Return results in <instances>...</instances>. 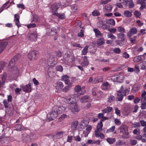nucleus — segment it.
Instances as JSON below:
<instances>
[{
  "mask_svg": "<svg viewBox=\"0 0 146 146\" xmlns=\"http://www.w3.org/2000/svg\"><path fill=\"white\" fill-rule=\"evenodd\" d=\"M94 31L95 33V35L96 37H97V35H99L100 36H102V34L100 33V31L98 29L95 28L94 29Z\"/></svg>",
  "mask_w": 146,
  "mask_h": 146,
  "instance_id": "29",
  "label": "nucleus"
},
{
  "mask_svg": "<svg viewBox=\"0 0 146 146\" xmlns=\"http://www.w3.org/2000/svg\"><path fill=\"white\" fill-rule=\"evenodd\" d=\"M69 77L67 75H64L62 77V78L64 81L69 79Z\"/></svg>",
  "mask_w": 146,
  "mask_h": 146,
  "instance_id": "59",
  "label": "nucleus"
},
{
  "mask_svg": "<svg viewBox=\"0 0 146 146\" xmlns=\"http://www.w3.org/2000/svg\"><path fill=\"white\" fill-rule=\"evenodd\" d=\"M23 140L24 142H31V141L32 136L29 135H28L26 133H24L23 134Z\"/></svg>",
  "mask_w": 146,
  "mask_h": 146,
  "instance_id": "4",
  "label": "nucleus"
},
{
  "mask_svg": "<svg viewBox=\"0 0 146 146\" xmlns=\"http://www.w3.org/2000/svg\"><path fill=\"white\" fill-rule=\"evenodd\" d=\"M88 46H86L82 51V54L85 55L88 52Z\"/></svg>",
  "mask_w": 146,
  "mask_h": 146,
  "instance_id": "33",
  "label": "nucleus"
},
{
  "mask_svg": "<svg viewBox=\"0 0 146 146\" xmlns=\"http://www.w3.org/2000/svg\"><path fill=\"white\" fill-rule=\"evenodd\" d=\"M23 90L27 92H29L31 91V84H28L25 86L23 87Z\"/></svg>",
  "mask_w": 146,
  "mask_h": 146,
  "instance_id": "17",
  "label": "nucleus"
},
{
  "mask_svg": "<svg viewBox=\"0 0 146 146\" xmlns=\"http://www.w3.org/2000/svg\"><path fill=\"white\" fill-rule=\"evenodd\" d=\"M145 59L144 55H141L134 57L133 59V61L134 62H138L141 61Z\"/></svg>",
  "mask_w": 146,
  "mask_h": 146,
  "instance_id": "8",
  "label": "nucleus"
},
{
  "mask_svg": "<svg viewBox=\"0 0 146 146\" xmlns=\"http://www.w3.org/2000/svg\"><path fill=\"white\" fill-rule=\"evenodd\" d=\"M107 141L110 144H113L114 143L115 140L114 138H108L107 139Z\"/></svg>",
  "mask_w": 146,
  "mask_h": 146,
  "instance_id": "32",
  "label": "nucleus"
},
{
  "mask_svg": "<svg viewBox=\"0 0 146 146\" xmlns=\"http://www.w3.org/2000/svg\"><path fill=\"white\" fill-rule=\"evenodd\" d=\"M124 15L127 17H130L132 15L131 12L128 10H126L124 12Z\"/></svg>",
  "mask_w": 146,
  "mask_h": 146,
  "instance_id": "27",
  "label": "nucleus"
},
{
  "mask_svg": "<svg viewBox=\"0 0 146 146\" xmlns=\"http://www.w3.org/2000/svg\"><path fill=\"white\" fill-rule=\"evenodd\" d=\"M137 141L135 140L132 139L130 141V144L133 145H135L137 143Z\"/></svg>",
  "mask_w": 146,
  "mask_h": 146,
  "instance_id": "63",
  "label": "nucleus"
},
{
  "mask_svg": "<svg viewBox=\"0 0 146 146\" xmlns=\"http://www.w3.org/2000/svg\"><path fill=\"white\" fill-rule=\"evenodd\" d=\"M58 30V28H57V29L53 28V30L52 32H51L50 35L53 36L56 35L57 33V31Z\"/></svg>",
  "mask_w": 146,
  "mask_h": 146,
  "instance_id": "38",
  "label": "nucleus"
},
{
  "mask_svg": "<svg viewBox=\"0 0 146 146\" xmlns=\"http://www.w3.org/2000/svg\"><path fill=\"white\" fill-rule=\"evenodd\" d=\"M141 108L142 110H145L146 109V102L143 101L142 100L141 101Z\"/></svg>",
  "mask_w": 146,
  "mask_h": 146,
  "instance_id": "35",
  "label": "nucleus"
},
{
  "mask_svg": "<svg viewBox=\"0 0 146 146\" xmlns=\"http://www.w3.org/2000/svg\"><path fill=\"white\" fill-rule=\"evenodd\" d=\"M108 36L109 38H110L112 39H115L116 38L115 36L111 33H108Z\"/></svg>",
  "mask_w": 146,
  "mask_h": 146,
  "instance_id": "43",
  "label": "nucleus"
},
{
  "mask_svg": "<svg viewBox=\"0 0 146 146\" xmlns=\"http://www.w3.org/2000/svg\"><path fill=\"white\" fill-rule=\"evenodd\" d=\"M140 123H141V126L143 127L146 126V121H145L144 120H140Z\"/></svg>",
  "mask_w": 146,
  "mask_h": 146,
  "instance_id": "61",
  "label": "nucleus"
},
{
  "mask_svg": "<svg viewBox=\"0 0 146 146\" xmlns=\"http://www.w3.org/2000/svg\"><path fill=\"white\" fill-rule=\"evenodd\" d=\"M115 100V98L114 96H110L108 99V101L110 103H111L113 101Z\"/></svg>",
  "mask_w": 146,
  "mask_h": 146,
  "instance_id": "40",
  "label": "nucleus"
},
{
  "mask_svg": "<svg viewBox=\"0 0 146 146\" xmlns=\"http://www.w3.org/2000/svg\"><path fill=\"white\" fill-rule=\"evenodd\" d=\"M137 30L135 27L131 28L127 34V36H131L132 35H135L137 33Z\"/></svg>",
  "mask_w": 146,
  "mask_h": 146,
  "instance_id": "9",
  "label": "nucleus"
},
{
  "mask_svg": "<svg viewBox=\"0 0 146 146\" xmlns=\"http://www.w3.org/2000/svg\"><path fill=\"white\" fill-rule=\"evenodd\" d=\"M9 102L7 100H4L3 101V103L4 105L6 108H8V103Z\"/></svg>",
  "mask_w": 146,
  "mask_h": 146,
  "instance_id": "48",
  "label": "nucleus"
},
{
  "mask_svg": "<svg viewBox=\"0 0 146 146\" xmlns=\"http://www.w3.org/2000/svg\"><path fill=\"white\" fill-rule=\"evenodd\" d=\"M114 79L117 82L121 83L124 79V77L121 75H116L114 76Z\"/></svg>",
  "mask_w": 146,
  "mask_h": 146,
  "instance_id": "14",
  "label": "nucleus"
},
{
  "mask_svg": "<svg viewBox=\"0 0 146 146\" xmlns=\"http://www.w3.org/2000/svg\"><path fill=\"white\" fill-rule=\"evenodd\" d=\"M37 37V36L36 34L32 33L29 34L27 36L28 39L32 41L36 40Z\"/></svg>",
  "mask_w": 146,
  "mask_h": 146,
  "instance_id": "10",
  "label": "nucleus"
},
{
  "mask_svg": "<svg viewBox=\"0 0 146 146\" xmlns=\"http://www.w3.org/2000/svg\"><path fill=\"white\" fill-rule=\"evenodd\" d=\"M117 37L122 42L124 41L126 38V35L124 33H119L117 35Z\"/></svg>",
  "mask_w": 146,
  "mask_h": 146,
  "instance_id": "15",
  "label": "nucleus"
},
{
  "mask_svg": "<svg viewBox=\"0 0 146 146\" xmlns=\"http://www.w3.org/2000/svg\"><path fill=\"white\" fill-rule=\"evenodd\" d=\"M98 27L99 28L102 27L104 25L102 21H98L97 24Z\"/></svg>",
  "mask_w": 146,
  "mask_h": 146,
  "instance_id": "50",
  "label": "nucleus"
},
{
  "mask_svg": "<svg viewBox=\"0 0 146 146\" xmlns=\"http://www.w3.org/2000/svg\"><path fill=\"white\" fill-rule=\"evenodd\" d=\"M64 85L60 81H57L56 85L55 86L56 89H62Z\"/></svg>",
  "mask_w": 146,
  "mask_h": 146,
  "instance_id": "19",
  "label": "nucleus"
},
{
  "mask_svg": "<svg viewBox=\"0 0 146 146\" xmlns=\"http://www.w3.org/2000/svg\"><path fill=\"white\" fill-rule=\"evenodd\" d=\"M74 60V58L72 55H70V56L67 59H66V61L68 63H70L72 62Z\"/></svg>",
  "mask_w": 146,
  "mask_h": 146,
  "instance_id": "30",
  "label": "nucleus"
},
{
  "mask_svg": "<svg viewBox=\"0 0 146 146\" xmlns=\"http://www.w3.org/2000/svg\"><path fill=\"white\" fill-rule=\"evenodd\" d=\"M70 55L68 53H66L63 56V58L64 59L66 60V59H67L68 58H69Z\"/></svg>",
  "mask_w": 146,
  "mask_h": 146,
  "instance_id": "64",
  "label": "nucleus"
},
{
  "mask_svg": "<svg viewBox=\"0 0 146 146\" xmlns=\"http://www.w3.org/2000/svg\"><path fill=\"white\" fill-rule=\"evenodd\" d=\"M72 9L73 12H76L78 8V7L77 5H74L72 6L71 7Z\"/></svg>",
  "mask_w": 146,
  "mask_h": 146,
  "instance_id": "44",
  "label": "nucleus"
},
{
  "mask_svg": "<svg viewBox=\"0 0 146 146\" xmlns=\"http://www.w3.org/2000/svg\"><path fill=\"white\" fill-rule=\"evenodd\" d=\"M105 9L108 11H110L112 9L111 6L110 5H107L105 7Z\"/></svg>",
  "mask_w": 146,
  "mask_h": 146,
  "instance_id": "55",
  "label": "nucleus"
},
{
  "mask_svg": "<svg viewBox=\"0 0 146 146\" xmlns=\"http://www.w3.org/2000/svg\"><path fill=\"white\" fill-rule=\"evenodd\" d=\"M105 43L104 39L103 37L99 38L97 41V45L98 46L102 45Z\"/></svg>",
  "mask_w": 146,
  "mask_h": 146,
  "instance_id": "18",
  "label": "nucleus"
},
{
  "mask_svg": "<svg viewBox=\"0 0 146 146\" xmlns=\"http://www.w3.org/2000/svg\"><path fill=\"white\" fill-rule=\"evenodd\" d=\"M63 132L59 131L56 133L54 135V137L56 139H59L62 138L63 136Z\"/></svg>",
  "mask_w": 146,
  "mask_h": 146,
  "instance_id": "20",
  "label": "nucleus"
},
{
  "mask_svg": "<svg viewBox=\"0 0 146 146\" xmlns=\"http://www.w3.org/2000/svg\"><path fill=\"white\" fill-rule=\"evenodd\" d=\"M82 89L81 87L79 85H77L75 87L74 90L75 92H79Z\"/></svg>",
  "mask_w": 146,
  "mask_h": 146,
  "instance_id": "37",
  "label": "nucleus"
},
{
  "mask_svg": "<svg viewBox=\"0 0 146 146\" xmlns=\"http://www.w3.org/2000/svg\"><path fill=\"white\" fill-rule=\"evenodd\" d=\"M19 56V55H16L14 56L13 58L11 59L9 64L10 68L13 67L15 66V62L18 60Z\"/></svg>",
  "mask_w": 146,
  "mask_h": 146,
  "instance_id": "5",
  "label": "nucleus"
},
{
  "mask_svg": "<svg viewBox=\"0 0 146 146\" xmlns=\"http://www.w3.org/2000/svg\"><path fill=\"white\" fill-rule=\"evenodd\" d=\"M134 14L136 17L138 18L141 15V13L138 11H136L134 12Z\"/></svg>",
  "mask_w": 146,
  "mask_h": 146,
  "instance_id": "52",
  "label": "nucleus"
},
{
  "mask_svg": "<svg viewBox=\"0 0 146 146\" xmlns=\"http://www.w3.org/2000/svg\"><path fill=\"white\" fill-rule=\"evenodd\" d=\"M82 103L90 102L91 101L90 97L88 95H85L83 96L80 100Z\"/></svg>",
  "mask_w": 146,
  "mask_h": 146,
  "instance_id": "11",
  "label": "nucleus"
},
{
  "mask_svg": "<svg viewBox=\"0 0 146 146\" xmlns=\"http://www.w3.org/2000/svg\"><path fill=\"white\" fill-rule=\"evenodd\" d=\"M115 113L117 114V115L118 116H120L121 115L120 111L117 108H115Z\"/></svg>",
  "mask_w": 146,
  "mask_h": 146,
  "instance_id": "56",
  "label": "nucleus"
},
{
  "mask_svg": "<svg viewBox=\"0 0 146 146\" xmlns=\"http://www.w3.org/2000/svg\"><path fill=\"white\" fill-rule=\"evenodd\" d=\"M141 6L140 7L139 9L140 10L142 11L144 8L146 9V3H144L143 4L141 5Z\"/></svg>",
  "mask_w": 146,
  "mask_h": 146,
  "instance_id": "54",
  "label": "nucleus"
},
{
  "mask_svg": "<svg viewBox=\"0 0 146 146\" xmlns=\"http://www.w3.org/2000/svg\"><path fill=\"white\" fill-rule=\"evenodd\" d=\"M78 122L77 121H75L72 123L71 125V127L73 130H76L77 128L78 125Z\"/></svg>",
  "mask_w": 146,
  "mask_h": 146,
  "instance_id": "22",
  "label": "nucleus"
},
{
  "mask_svg": "<svg viewBox=\"0 0 146 146\" xmlns=\"http://www.w3.org/2000/svg\"><path fill=\"white\" fill-rule=\"evenodd\" d=\"M88 64V61L87 58L86 56L84 57V62H82L81 65L82 66H85Z\"/></svg>",
  "mask_w": 146,
  "mask_h": 146,
  "instance_id": "24",
  "label": "nucleus"
},
{
  "mask_svg": "<svg viewBox=\"0 0 146 146\" xmlns=\"http://www.w3.org/2000/svg\"><path fill=\"white\" fill-rule=\"evenodd\" d=\"M56 70L60 72H62L63 71V67L61 65H59L57 66L56 68Z\"/></svg>",
  "mask_w": 146,
  "mask_h": 146,
  "instance_id": "57",
  "label": "nucleus"
},
{
  "mask_svg": "<svg viewBox=\"0 0 146 146\" xmlns=\"http://www.w3.org/2000/svg\"><path fill=\"white\" fill-rule=\"evenodd\" d=\"M38 52L36 51H33L29 52L28 54L29 58L31 60H35L37 58Z\"/></svg>",
  "mask_w": 146,
  "mask_h": 146,
  "instance_id": "2",
  "label": "nucleus"
},
{
  "mask_svg": "<svg viewBox=\"0 0 146 146\" xmlns=\"http://www.w3.org/2000/svg\"><path fill=\"white\" fill-rule=\"evenodd\" d=\"M61 5L59 3H55L51 6L52 10L54 11H56L58 8L61 7Z\"/></svg>",
  "mask_w": 146,
  "mask_h": 146,
  "instance_id": "12",
  "label": "nucleus"
},
{
  "mask_svg": "<svg viewBox=\"0 0 146 146\" xmlns=\"http://www.w3.org/2000/svg\"><path fill=\"white\" fill-rule=\"evenodd\" d=\"M70 106V109L72 112H78L79 111L78 106L75 103L71 104Z\"/></svg>",
  "mask_w": 146,
  "mask_h": 146,
  "instance_id": "6",
  "label": "nucleus"
},
{
  "mask_svg": "<svg viewBox=\"0 0 146 146\" xmlns=\"http://www.w3.org/2000/svg\"><path fill=\"white\" fill-rule=\"evenodd\" d=\"M141 97L142 98L141 99V101H142V100L143 101L146 102V91H145L142 94Z\"/></svg>",
  "mask_w": 146,
  "mask_h": 146,
  "instance_id": "36",
  "label": "nucleus"
},
{
  "mask_svg": "<svg viewBox=\"0 0 146 146\" xmlns=\"http://www.w3.org/2000/svg\"><path fill=\"white\" fill-rule=\"evenodd\" d=\"M123 95L121 93V92L119 91L117 94V101H121L123 100Z\"/></svg>",
  "mask_w": 146,
  "mask_h": 146,
  "instance_id": "21",
  "label": "nucleus"
},
{
  "mask_svg": "<svg viewBox=\"0 0 146 146\" xmlns=\"http://www.w3.org/2000/svg\"><path fill=\"white\" fill-rule=\"evenodd\" d=\"M92 14L93 15L95 16H98L100 15V13L98 11L95 10L92 12Z\"/></svg>",
  "mask_w": 146,
  "mask_h": 146,
  "instance_id": "53",
  "label": "nucleus"
},
{
  "mask_svg": "<svg viewBox=\"0 0 146 146\" xmlns=\"http://www.w3.org/2000/svg\"><path fill=\"white\" fill-rule=\"evenodd\" d=\"M54 110H56L58 113L60 114L64 110V108L63 106L58 107L56 106L54 107Z\"/></svg>",
  "mask_w": 146,
  "mask_h": 146,
  "instance_id": "16",
  "label": "nucleus"
},
{
  "mask_svg": "<svg viewBox=\"0 0 146 146\" xmlns=\"http://www.w3.org/2000/svg\"><path fill=\"white\" fill-rule=\"evenodd\" d=\"M53 28H51L49 27L48 28L46 29V33L48 35H50V33H51V32L53 30Z\"/></svg>",
  "mask_w": 146,
  "mask_h": 146,
  "instance_id": "47",
  "label": "nucleus"
},
{
  "mask_svg": "<svg viewBox=\"0 0 146 146\" xmlns=\"http://www.w3.org/2000/svg\"><path fill=\"white\" fill-rule=\"evenodd\" d=\"M127 5L130 8H133L134 6V4H133L132 0L129 1L128 0V1L127 2Z\"/></svg>",
  "mask_w": 146,
  "mask_h": 146,
  "instance_id": "28",
  "label": "nucleus"
},
{
  "mask_svg": "<svg viewBox=\"0 0 146 146\" xmlns=\"http://www.w3.org/2000/svg\"><path fill=\"white\" fill-rule=\"evenodd\" d=\"M133 133L135 134L138 135V134H139L140 133V129L139 128H137L135 129L133 131Z\"/></svg>",
  "mask_w": 146,
  "mask_h": 146,
  "instance_id": "49",
  "label": "nucleus"
},
{
  "mask_svg": "<svg viewBox=\"0 0 146 146\" xmlns=\"http://www.w3.org/2000/svg\"><path fill=\"white\" fill-rule=\"evenodd\" d=\"M117 30L119 32H121L120 33H124L125 31L124 29L121 26L118 27Z\"/></svg>",
  "mask_w": 146,
  "mask_h": 146,
  "instance_id": "39",
  "label": "nucleus"
},
{
  "mask_svg": "<svg viewBox=\"0 0 146 146\" xmlns=\"http://www.w3.org/2000/svg\"><path fill=\"white\" fill-rule=\"evenodd\" d=\"M59 114L57 111L56 110H54L53 107L52 112L50 114V116L48 119L49 121L53 120L54 119L56 118L58 115Z\"/></svg>",
  "mask_w": 146,
  "mask_h": 146,
  "instance_id": "1",
  "label": "nucleus"
},
{
  "mask_svg": "<svg viewBox=\"0 0 146 146\" xmlns=\"http://www.w3.org/2000/svg\"><path fill=\"white\" fill-rule=\"evenodd\" d=\"M102 121H101V120L100 122L98 123L97 127V128L100 129L103 126V124L102 123Z\"/></svg>",
  "mask_w": 146,
  "mask_h": 146,
  "instance_id": "60",
  "label": "nucleus"
},
{
  "mask_svg": "<svg viewBox=\"0 0 146 146\" xmlns=\"http://www.w3.org/2000/svg\"><path fill=\"white\" fill-rule=\"evenodd\" d=\"M115 126H112L110 128L108 129L106 131L107 133H109L113 131L115 129Z\"/></svg>",
  "mask_w": 146,
  "mask_h": 146,
  "instance_id": "51",
  "label": "nucleus"
},
{
  "mask_svg": "<svg viewBox=\"0 0 146 146\" xmlns=\"http://www.w3.org/2000/svg\"><path fill=\"white\" fill-rule=\"evenodd\" d=\"M108 22L111 25H114L115 22V21L113 19H111L108 20Z\"/></svg>",
  "mask_w": 146,
  "mask_h": 146,
  "instance_id": "46",
  "label": "nucleus"
},
{
  "mask_svg": "<svg viewBox=\"0 0 146 146\" xmlns=\"http://www.w3.org/2000/svg\"><path fill=\"white\" fill-rule=\"evenodd\" d=\"M113 110L112 108L110 107H107L102 111L103 113H109L111 112Z\"/></svg>",
  "mask_w": 146,
  "mask_h": 146,
  "instance_id": "23",
  "label": "nucleus"
},
{
  "mask_svg": "<svg viewBox=\"0 0 146 146\" xmlns=\"http://www.w3.org/2000/svg\"><path fill=\"white\" fill-rule=\"evenodd\" d=\"M113 51L117 54H119L121 52V50L119 48H116L114 49Z\"/></svg>",
  "mask_w": 146,
  "mask_h": 146,
  "instance_id": "62",
  "label": "nucleus"
},
{
  "mask_svg": "<svg viewBox=\"0 0 146 146\" xmlns=\"http://www.w3.org/2000/svg\"><path fill=\"white\" fill-rule=\"evenodd\" d=\"M120 2L122 3L125 7H127L128 6L127 5V2L128 1V0H119Z\"/></svg>",
  "mask_w": 146,
  "mask_h": 146,
  "instance_id": "45",
  "label": "nucleus"
},
{
  "mask_svg": "<svg viewBox=\"0 0 146 146\" xmlns=\"http://www.w3.org/2000/svg\"><path fill=\"white\" fill-rule=\"evenodd\" d=\"M35 21V22H38L40 21L38 16L36 15H33V20L32 21Z\"/></svg>",
  "mask_w": 146,
  "mask_h": 146,
  "instance_id": "34",
  "label": "nucleus"
},
{
  "mask_svg": "<svg viewBox=\"0 0 146 146\" xmlns=\"http://www.w3.org/2000/svg\"><path fill=\"white\" fill-rule=\"evenodd\" d=\"M66 102L69 104H73L76 103V100L72 95H70L66 97Z\"/></svg>",
  "mask_w": 146,
  "mask_h": 146,
  "instance_id": "7",
  "label": "nucleus"
},
{
  "mask_svg": "<svg viewBox=\"0 0 146 146\" xmlns=\"http://www.w3.org/2000/svg\"><path fill=\"white\" fill-rule=\"evenodd\" d=\"M55 56L54 55H51L48 58L47 61L49 62L50 64L53 63L54 61Z\"/></svg>",
  "mask_w": 146,
  "mask_h": 146,
  "instance_id": "25",
  "label": "nucleus"
},
{
  "mask_svg": "<svg viewBox=\"0 0 146 146\" xmlns=\"http://www.w3.org/2000/svg\"><path fill=\"white\" fill-rule=\"evenodd\" d=\"M128 37L129 38V40L130 41L131 43H135V42L136 41V38H137V36H134L132 37H131V36Z\"/></svg>",
  "mask_w": 146,
  "mask_h": 146,
  "instance_id": "26",
  "label": "nucleus"
},
{
  "mask_svg": "<svg viewBox=\"0 0 146 146\" xmlns=\"http://www.w3.org/2000/svg\"><path fill=\"white\" fill-rule=\"evenodd\" d=\"M72 83H70L66 87H65L62 90L63 92H67L70 88L72 86Z\"/></svg>",
  "mask_w": 146,
  "mask_h": 146,
  "instance_id": "31",
  "label": "nucleus"
},
{
  "mask_svg": "<svg viewBox=\"0 0 146 146\" xmlns=\"http://www.w3.org/2000/svg\"><path fill=\"white\" fill-rule=\"evenodd\" d=\"M84 31L83 30H81L80 32L78 34V36L81 37H83L84 36Z\"/></svg>",
  "mask_w": 146,
  "mask_h": 146,
  "instance_id": "58",
  "label": "nucleus"
},
{
  "mask_svg": "<svg viewBox=\"0 0 146 146\" xmlns=\"http://www.w3.org/2000/svg\"><path fill=\"white\" fill-rule=\"evenodd\" d=\"M8 43L7 42H0V53L6 47Z\"/></svg>",
  "mask_w": 146,
  "mask_h": 146,
  "instance_id": "13",
  "label": "nucleus"
},
{
  "mask_svg": "<svg viewBox=\"0 0 146 146\" xmlns=\"http://www.w3.org/2000/svg\"><path fill=\"white\" fill-rule=\"evenodd\" d=\"M5 66V62H0V73L1 72L2 70L4 68Z\"/></svg>",
  "mask_w": 146,
  "mask_h": 146,
  "instance_id": "41",
  "label": "nucleus"
},
{
  "mask_svg": "<svg viewBox=\"0 0 146 146\" xmlns=\"http://www.w3.org/2000/svg\"><path fill=\"white\" fill-rule=\"evenodd\" d=\"M15 130L17 131H21L22 129L21 126L20 124H17L15 125Z\"/></svg>",
  "mask_w": 146,
  "mask_h": 146,
  "instance_id": "42",
  "label": "nucleus"
},
{
  "mask_svg": "<svg viewBox=\"0 0 146 146\" xmlns=\"http://www.w3.org/2000/svg\"><path fill=\"white\" fill-rule=\"evenodd\" d=\"M119 129L121 133H122V134L126 135H128V129L126 125H121Z\"/></svg>",
  "mask_w": 146,
  "mask_h": 146,
  "instance_id": "3",
  "label": "nucleus"
}]
</instances>
